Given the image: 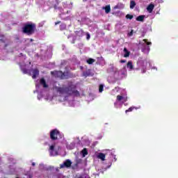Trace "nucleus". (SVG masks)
Instances as JSON below:
<instances>
[{"mask_svg": "<svg viewBox=\"0 0 178 178\" xmlns=\"http://www.w3.org/2000/svg\"><path fill=\"white\" fill-rule=\"evenodd\" d=\"M144 17H145V15H139L136 18V20H137V22H144Z\"/></svg>", "mask_w": 178, "mask_h": 178, "instance_id": "nucleus-24", "label": "nucleus"}, {"mask_svg": "<svg viewBox=\"0 0 178 178\" xmlns=\"http://www.w3.org/2000/svg\"><path fill=\"white\" fill-rule=\"evenodd\" d=\"M106 155H108V154H106H106H104V153H97V156L98 159H101V161H105Z\"/></svg>", "mask_w": 178, "mask_h": 178, "instance_id": "nucleus-16", "label": "nucleus"}, {"mask_svg": "<svg viewBox=\"0 0 178 178\" xmlns=\"http://www.w3.org/2000/svg\"><path fill=\"white\" fill-rule=\"evenodd\" d=\"M65 138L63 134L58 129H53L50 131V140L47 143L49 145V152L51 156H58L59 151L62 147L60 144L63 142Z\"/></svg>", "mask_w": 178, "mask_h": 178, "instance_id": "nucleus-2", "label": "nucleus"}, {"mask_svg": "<svg viewBox=\"0 0 178 178\" xmlns=\"http://www.w3.org/2000/svg\"><path fill=\"white\" fill-rule=\"evenodd\" d=\"M10 172H11V173L13 174V175H15V168H11L10 169Z\"/></svg>", "mask_w": 178, "mask_h": 178, "instance_id": "nucleus-36", "label": "nucleus"}, {"mask_svg": "<svg viewBox=\"0 0 178 178\" xmlns=\"http://www.w3.org/2000/svg\"><path fill=\"white\" fill-rule=\"evenodd\" d=\"M34 30H35V24H28L23 28L24 33L28 35L33 34Z\"/></svg>", "mask_w": 178, "mask_h": 178, "instance_id": "nucleus-11", "label": "nucleus"}, {"mask_svg": "<svg viewBox=\"0 0 178 178\" xmlns=\"http://www.w3.org/2000/svg\"><path fill=\"white\" fill-rule=\"evenodd\" d=\"M53 91L59 97L61 102H67L70 106H76L74 97H80V92L76 89L73 82H69L67 85L60 86H53Z\"/></svg>", "mask_w": 178, "mask_h": 178, "instance_id": "nucleus-1", "label": "nucleus"}, {"mask_svg": "<svg viewBox=\"0 0 178 178\" xmlns=\"http://www.w3.org/2000/svg\"><path fill=\"white\" fill-rule=\"evenodd\" d=\"M152 43L150 42H148L147 40L144 39L143 41L139 42V47H140L142 49V52H144V54H149L150 49L149 45H152Z\"/></svg>", "mask_w": 178, "mask_h": 178, "instance_id": "nucleus-9", "label": "nucleus"}, {"mask_svg": "<svg viewBox=\"0 0 178 178\" xmlns=\"http://www.w3.org/2000/svg\"><path fill=\"white\" fill-rule=\"evenodd\" d=\"M104 91V85H100L99 88V92H102Z\"/></svg>", "mask_w": 178, "mask_h": 178, "instance_id": "nucleus-29", "label": "nucleus"}, {"mask_svg": "<svg viewBox=\"0 0 178 178\" xmlns=\"http://www.w3.org/2000/svg\"><path fill=\"white\" fill-rule=\"evenodd\" d=\"M123 89H120L119 87H115L112 91H111V95H116L118 92H120V90Z\"/></svg>", "mask_w": 178, "mask_h": 178, "instance_id": "nucleus-17", "label": "nucleus"}, {"mask_svg": "<svg viewBox=\"0 0 178 178\" xmlns=\"http://www.w3.org/2000/svg\"><path fill=\"white\" fill-rule=\"evenodd\" d=\"M63 65H66V61H63L61 63V66H63Z\"/></svg>", "mask_w": 178, "mask_h": 178, "instance_id": "nucleus-40", "label": "nucleus"}, {"mask_svg": "<svg viewBox=\"0 0 178 178\" xmlns=\"http://www.w3.org/2000/svg\"><path fill=\"white\" fill-rule=\"evenodd\" d=\"M151 69H156V70H157L156 67H152Z\"/></svg>", "mask_w": 178, "mask_h": 178, "instance_id": "nucleus-44", "label": "nucleus"}, {"mask_svg": "<svg viewBox=\"0 0 178 178\" xmlns=\"http://www.w3.org/2000/svg\"><path fill=\"white\" fill-rule=\"evenodd\" d=\"M72 166V161L69 159L64 161L63 164H60V168H70Z\"/></svg>", "mask_w": 178, "mask_h": 178, "instance_id": "nucleus-13", "label": "nucleus"}, {"mask_svg": "<svg viewBox=\"0 0 178 178\" xmlns=\"http://www.w3.org/2000/svg\"><path fill=\"white\" fill-rule=\"evenodd\" d=\"M1 60H6V57H0Z\"/></svg>", "mask_w": 178, "mask_h": 178, "instance_id": "nucleus-38", "label": "nucleus"}, {"mask_svg": "<svg viewBox=\"0 0 178 178\" xmlns=\"http://www.w3.org/2000/svg\"><path fill=\"white\" fill-rule=\"evenodd\" d=\"M111 166H112V163H110V165L107 166V169H109V168H111Z\"/></svg>", "mask_w": 178, "mask_h": 178, "instance_id": "nucleus-42", "label": "nucleus"}, {"mask_svg": "<svg viewBox=\"0 0 178 178\" xmlns=\"http://www.w3.org/2000/svg\"><path fill=\"white\" fill-rule=\"evenodd\" d=\"M76 147V143L72 142L68 145H67V149H74V147Z\"/></svg>", "mask_w": 178, "mask_h": 178, "instance_id": "nucleus-19", "label": "nucleus"}, {"mask_svg": "<svg viewBox=\"0 0 178 178\" xmlns=\"http://www.w3.org/2000/svg\"><path fill=\"white\" fill-rule=\"evenodd\" d=\"M127 102V92L126 90L122 89L120 90V95L117 96V99L114 102V106L117 109L123 106V104Z\"/></svg>", "mask_w": 178, "mask_h": 178, "instance_id": "nucleus-6", "label": "nucleus"}, {"mask_svg": "<svg viewBox=\"0 0 178 178\" xmlns=\"http://www.w3.org/2000/svg\"><path fill=\"white\" fill-rule=\"evenodd\" d=\"M133 30H131V32H129V33H128V35H129V37H131V35H133Z\"/></svg>", "mask_w": 178, "mask_h": 178, "instance_id": "nucleus-37", "label": "nucleus"}, {"mask_svg": "<svg viewBox=\"0 0 178 178\" xmlns=\"http://www.w3.org/2000/svg\"><path fill=\"white\" fill-rule=\"evenodd\" d=\"M78 178H90V177H88V175H83L80 176Z\"/></svg>", "mask_w": 178, "mask_h": 178, "instance_id": "nucleus-34", "label": "nucleus"}, {"mask_svg": "<svg viewBox=\"0 0 178 178\" xmlns=\"http://www.w3.org/2000/svg\"><path fill=\"white\" fill-rule=\"evenodd\" d=\"M130 56V51L127 50V48H124V58H129Z\"/></svg>", "mask_w": 178, "mask_h": 178, "instance_id": "nucleus-20", "label": "nucleus"}, {"mask_svg": "<svg viewBox=\"0 0 178 178\" xmlns=\"http://www.w3.org/2000/svg\"><path fill=\"white\" fill-rule=\"evenodd\" d=\"M127 69L129 72H133V70H136V68H134V65L133 64V61L129 60L127 62Z\"/></svg>", "mask_w": 178, "mask_h": 178, "instance_id": "nucleus-12", "label": "nucleus"}, {"mask_svg": "<svg viewBox=\"0 0 178 178\" xmlns=\"http://www.w3.org/2000/svg\"><path fill=\"white\" fill-rule=\"evenodd\" d=\"M67 13H69V11L67 10Z\"/></svg>", "mask_w": 178, "mask_h": 178, "instance_id": "nucleus-49", "label": "nucleus"}, {"mask_svg": "<svg viewBox=\"0 0 178 178\" xmlns=\"http://www.w3.org/2000/svg\"><path fill=\"white\" fill-rule=\"evenodd\" d=\"M137 67L136 68V70H141V73L144 74L145 72H147V65H149V66H151V63L148 61L147 59H143V58H139L137 61Z\"/></svg>", "mask_w": 178, "mask_h": 178, "instance_id": "nucleus-7", "label": "nucleus"}, {"mask_svg": "<svg viewBox=\"0 0 178 178\" xmlns=\"http://www.w3.org/2000/svg\"><path fill=\"white\" fill-rule=\"evenodd\" d=\"M155 8V6L152 3H150L147 8V12H149V13H152V11L154 10V8Z\"/></svg>", "mask_w": 178, "mask_h": 178, "instance_id": "nucleus-18", "label": "nucleus"}, {"mask_svg": "<svg viewBox=\"0 0 178 178\" xmlns=\"http://www.w3.org/2000/svg\"><path fill=\"white\" fill-rule=\"evenodd\" d=\"M77 163H81V159H78L77 160Z\"/></svg>", "mask_w": 178, "mask_h": 178, "instance_id": "nucleus-41", "label": "nucleus"}, {"mask_svg": "<svg viewBox=\"0 0 178 178\" xmlns=\"http://www.w3.org/2000/svg\"><path fill=\"white\" fill-rule=\"evenodd\" d=\"M31 65V62L30 61L26 63L23 61L19 63L20 69L24 74H29V76H32L33 79H37L38 76L40 75V70H38V69L29 70Z\"/></svg>", "mask_w": 178, "mask_h": 178, "instance_id": "nucleus-5", "label": "nucleus"}, {"mask_svg": "<svg viewBox=\"0 0 178 178\" xmlns=\"http://www.w3.org/2000/svg\"><path fill=\"white\" fill-rule=\"evenodd\" d=\"M86 40H90V38H91V35L88 33H86Z\"/></svg>", "mask_w": 178, "mask_h": 178, "instance_id": "nucleus-33", "label": "nucleus"}, {"mask_svg": "<svg viewBox=\"0 0 178 178\" xmlns=\"http://www.w3.org/2000/svg\"><path fill=\"white\" fill-rule=\"evenodd\" d=\"M44 24H45V22H42L39 23V27H42V26H44Z\"/></svg>", "mask_w": 178, "mask_h": 178, "instance_id": "nucleus-35", "label": "nucleus"}, {"mask_svg": "<svg viewBox=\"0 0 178 178\" xmlns=\"http://www.w3.org/2000/svg\"><path fill=\"white\" fill-rule=\"evenodd\" d=\"M134 6H136V1H131V2H130V9H134Z\"/></svg>", "mask_w": 178, "mask_h": 178, "instance_id": "nucleus-27", "label": "nucleus"}, {"mask_svg": "<svg viewBox=\"0 0 178 178\" xmlns=\"http://www.w3.org/2000/svg\"><path fill=\"white\" fill-rule=\"evenodd\" d=\"M102 9L105 10L106 13H109V12H111V6H106L105 7H102Z\"/></svg>", "mask_w": 178, "mask_h": 178, "instance_id": "nucleus-21", "label": "nucleus"}, {"mask_svg": "<svg viewBox=\"0 0 178 178\" xmlns=\"http://www.w3.org/2000/svg\"><path fill=\"white\" fill-rule=\"evenodd\" d=\"M120 63H126L127 60H121Z\"/></svg>", "mask_w": 178, "mask_h": 178, "instance_id": "nucleus-39", "label": "nucleus"}, {"mask_svg": "<svg viewBox=\"0 0 178 178\" xmlns=\"http://www.w3.org/2000/svg\"><path fill=\"white\" fill-rule=\"evenodd\" d=\"M54 9H58V7H56V6H54Z\"/></svg>", "mask_w": 178, "mask_h": 178, "instance_id": "nucleus-45", "label": "nucleus"}, {"mask_svg": "<svg viewBox=\"0 0 178 178\" xmlns=\"http://www.w3.org/2000/svg\"><path fill=\"white\" fill-rule=\"evenodd\" d=\"M83 77H90L94 76V73H92L91 70H87L86 71L83 72Z\"/></svg>", "mask_w": 178, "mask_h": 178, "instance_id": "nucleus-14", "label": "nucleus"}, {"mask_svg": "<svg viewBox=\"0 0 178 178\" xmlns=\"http://www.w3.org/2000/svg\"><path fill=\"white\" fill-rule=\"evenodd\" d=\"M19 59L21 60H24V59H26V56L23 55V54H20V58Z\"/></svg>", "mask_w": 178, "mask_h": 178, "instance_id": "nucleus-31", "label": "nucleus"}, {"mask_svg": "<svg viewBox=\"0 0 178 178\" xmlns=\"http://www.w3.org/2000/svg\"><path fill=\"white\" fill-rule=\"evenodd\" d=\"M106 72L108 74L107 77V81L111 84H115L116 81L124 79L127 76V70H126V67H124L123 69L119 70L116 67L113 65H109L106 70Z\"/></svg>", "mask_w": 178, "mask_h": 178, "instance_id": "nucleus-3", "label": "nucleus"}, {"mask_svg": "<svg viewBox=\"0 0 178 178\" xmlns=\"http://www.w3.org/2000/svg\"><path fill=\"white\" fill-rule=\"evenodd\" d=\"M76 35L78 37H83V35H84V32L83 31V30H79L76 31Z\"/></svg>", "mask_w": 178, "mask_h": 178, "instance_id": "nucleus-22", "label": "nucleus"}, {"mask_svg": "<svg viewBox=\"0 0 178 178\" xmlns=\"http://www.w3.org/2000/svg\"><path fill=\"white\" fill-rule=\"evenodd\" d=\"M134 109H138V108H136L134 106L130 107L129 109L125 111V113H127V112H133Z\"/></svg>", "mask_w": 178, "mask_h": 178, "instance_id": "nucleus-26", "label": "nucleus"}, {"mask_svg": "<svg viewBox=\"0 0 178 178\" xmlns=\"http://www.w3.org/2000/svg\"><path fill=\"white\" fill-rule=\"evenodd\" d=\"M10 45H12L10 37L0 35V49H8V48H10Z\"/></svg>", "mask_w": 178, "mask_h": 178, "instance_id": "nucleus-8", "label": "nucleus"}, {"mask_svg": "<svg viewBox=\"0 0 178 178\" xmlns=\"http://www.w3.org/2000/svg\"><path fill=\"white\" fill-rule=\"evenodd\" d=\"M86 62L88 63V65H92L94 62H95V60L94 58H89L86 60Z\"/></svg>", "mask_w": 178, "mask_h": 178, "instance_id": "nucleus-25", "label": "nucleus"}, {"mask_svg": "<svg viewBox=\"0 0 178 178\" xmlns=\"http://www.w3.org/2000/svg\"><path fill=\"white\" fill-rule=\"evenodd\" d=\"M59 23H60L59 22H56L55 24H56H56H59Z\"/></svg>", "mask_w": 178, "mask_h": 178, "instance_id": "nucleus-46", "label": "nucleus"}, {"mask_svg": "<svg viewBox=\"0 0 178 178\" xmlns=\"http://www.w3.org/2000/svg\"><path fill=\"white\" fill-rule=\"evenodd\" d=\"M32 166H35V163L33 162L32 163Z\"/></svg>", "mask_w": 178, "mask_h": 178, "instance_id": "nucleus-43", "label": "nucleus"}, {"mask_svg": "<svg viewBox=\"0 0 178 178\" xmlns=\"http://www.w3.org/2000/svg\"><path fill=\"white\" fill-rule=\"evenodd\" d=\"M39 168L40 169L42 170V169H45V165H44V163H40L39 165Z\"/></svg>", "mask_w": 178, "mask_h": 178, "instance_id": "nucleus-32", "label": "nucleus"}, {"mask_svg": "<svg viewBox=\"0 0 178 178\" xmlns=\"http://www.w3.org/2000/svg\"><path fill=\"white\" fill-rule=\"evenodd\" d=\"M65 29H66V25L65 24H62L61 25H60V30H65Z\"/></svg>", "mask_w": 178, "mask_h": 178, "instance_id": "nucleus-28", "label": "nucleus"}, {"mask_svg": "<svg viewBox=\"0 0 178 178\" xmlns=\"http://www.w3.org/2000/svg\"><path fill=\"white\" fill-rule=\"evenodd\" d=\"M126 19H129V20H131V19H133V15H131L130 14H127L126 15Z\"/></svg>", "mask_w": 178, "mask_h": 178, "instance_id": "nucleus-30", "label": "nucleus"}, {"mask_svg": "<svg viewBox=\"0 0 178 178\" xmlns=\"http://www.w3.org/2000/svg\"><path fill=\"white\" fill-rule=\"evenodd\" d=\"M41 86H42L43 88H48V85L44 78L40 79V83L35 84L36 90L33 92H38V99L41 101L42 98H44L47 101H52V97L48 95V92L41 89Z\"/></svg>", "mask_w": 178, "mask_h": 178, "instance_id": "nucleus-4", "label": "nucleus"}, {"mask_svg": "<svg viewBox=\"0 0 178 178\" xmlns=\"http://www.w3.org/2000/svg\"><path fill=\"white\" fill-rule=\"evenodd\" d=\"M51 74L56 77H58L61 80H65V79L69 78V72H63L62 71H54L51 72Z\"/></svg>", "mask_w": 178, "mask_h": 178, "instance_id": "nucleus-10", "label": "nucleus"}, {"mask_svg": "<svg viewBox=\"0 0 178 178\" xmlns=\"http://www.w3.org/2000/svg\"><path fill=\"white\" fill-rule=\"evenodd\" d=\"M106 155H109L114 159V162H116L118 161V159H116V155L113 154L112 152V150H106Z\"/></svg>", "mask_w": 178, "mask_h": 178, "instance_id": "nucleus-15", "label": "nucleus"}, {"mask_svg": "<svg viewBox=\"0 0 178 178\" xmlns=\"http://www.w3.org/2000/svg\"><path fill=\"white\" fill-rule=\"evenodd\" d=\"M88 152L87 151V149H83L81 152V154L82 155V158H85L86 155H88Z\"/></svg>", "mask_w": 178, "mask_h": 178, "instance_id": "nucleus-23", "label": "nucleus"}, {"mask_svg": "<svg viewBox=\"0 0 178 178\" xmlns=\"http://www.w3.org/2000/svg\"><path fill=\"white\" fill-rule=\"evenodd\" d=\"M144 35H145V34H144V33H143L142 37H144Z\"/></svg>", "mask_w": 178, "mask_h": 178, "instance_id": "nucleus-47", "label": "nucleus"}, {"mask_svg": "<svg viewBox=\"0 0 178 178\" xmlns=\"http://www.w3.org/2000/svg\"><path fill=\"white\" fill-rule=\"evenodd\" d=\"M68 38H70V35H68Z\"/></svg>", "mask_w": 178, "mask_h": 178, "instance_id": "nucleus-48", "label": "nucleus"}]
</instances>
